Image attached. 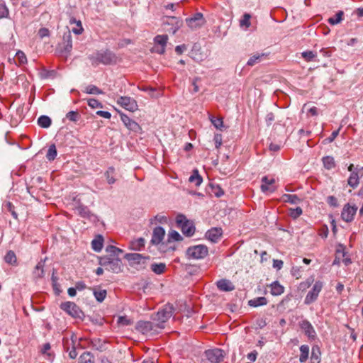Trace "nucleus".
I'll use <instances>...</instances> for the list:
<instances>
[{
  "mask_svg": "<svg viewBox=\"0 0 363 363\" xmlns=\"http://www.w3.org/2000/svg\"><path fill=\"white\" fill-rule=\"evenodd\" d=\"M88 58L93 65L102 64L104 65H115L118 62V57L110 50H100L90 55Z\"/></svg>",
  "mask_w": 363,
  "mask_h": 363,
  "instance_id": "f257e3e1",
  "label": "nucleus"
},
{
  "mask_svg": "<svg viewBox=\"0 0 363 363\" xmlns=\"http://www.w3.org/2000/svg\"><path fill=\"white\" fill-rule=\"evenodd\" d=\"M173 311V306L169 303L166 304L151 315V320L157 323L161 330L165 328V323L172 316Z\"/></svg>",
  "mask_w": 363,
  "mask_h": 363,
  "instance_id": "f03ea898",
  "label": "nucleus"
},
{
  "mask_svg": "<svg viewBox=\"0 0 363 363\" xmlns=\"http://www.w3.org/2000/svg\"><path fill=\"white\" fill-rule=\"evenodd\" d=\"M135 330L147 336H154L160 332L157 323L151 320H139L135 325Z\"/></svg>",
  "mask_w": 363,
  "mask_h": 363,
  "instance_id": "7ed1b4c3",
  "label": "nucleus"
},
{
  "mask_svg": "<svg viewBox=\"0 0 363 363\" xmlns=\"http://www.w3.org/2000/svg\"><path fill=\"white\" fill-rule=\"evenodd\" d=\"M99 264L105 267L106 270L113 273L118 274L122 271V261L118 257H101L99 259Z\"/></svg>",
  "mask_w": 363,
  "mask_h": 363,
  "instance_id": "20e7f679",
  "label": "nucleus"
},
{
  "mask_svg": "<svg viewBox=\"0 0 363 363\" xmlns=\"http://www.w3.org/2000/svg\"><path fill=\"white\" fill-rule=\"evenodd\" d=\"M176 223L185 235L190 237L194 234L195 227L194 224L189 220L184 215H177L176 217Z\"/></svg>",
  "mask_w": 363,
  "mask_h": 363,
  "instance_id": "39448f33",
  "label": "nucleus"
},
{
  "mask_svg": "<svg viewBox=\"0 0 363 363\" xmlns=\"http://www.w3.org/2000/svg\"><path fill=\"white\" fill-rule=\"evenodd\" d=\"M208 252V247L203 245L191 246L186 250V255L188 257L195 259L204 258L207 256Z\"/></svg>",
  "mask_w": 363,
  "mask_h": 363,
  "instance_id": "423d86ee",
  "label": "nucleus"
},
{
  "mask_svg": "<svg viewBox=\"0 0 363 363\" xmlns=\"http://www.w3.org/2000/svg\"><path fill=\"white\" fill-rule=\"evenodd\" d=\"M347 169L350 172V175L347 179V184L352 188L355 189L359 184V178L362 176L361 171L363 170V167L359 168L358 167H354L353 164H350Z\"/></svg>",
  "mask_w": 363,
  "mask_h": 363,
  "instance_id": "0eeeda50",
  "label": "nucleus"
},
{
  "mask_svg": "<svg viewBox=\"0 0 363 363\" xmlns=\"http://www.w3.org/2000/svg\"><path fill=\"white\" fill-rule=\"evenodd\" d=\"M323 286V284L320 281H317L313 284L312 289L308 292L304 299V303L306 305H310L315 302L321 291Z\"/></svg>",
  "mask_w": 363,
  "mask_h": 363,
  "instance_id": "6e6552de",
  "label": "nucleus"
},
{
  "mask_svg": "<svg viewBox=\"0 0 363 363\" xmlns=\"http://www.w3.org/2000/svg\"><path fill=\"white\" fill-rule=\"evenodd\" d=\"M167 21H164V29L172 34H175L182 27V20L175 16H167Z\"/></svg>",
  "mask_w": 363,
  "mask_h": 363,
  "instance_id": "1a4fd4ad",
  "label": "nucleus"
},
{
  "mask_svg": "<svg viewBox=\"0 0 363 363\" xmlns=\"http://www.w3.org/2000/svg\"><path fill=\"white\" fill-rule=\"evenodd\" d=\"M125 258L130 262L131 265H139L140 268H145L149 257H144L139 253H127Z\"/></svg>",
  "mask_w": 363,
  "mask_h": 363,
  "instance_id": "9d476101",
  "label": "nucleus"
},
{
  "mask_svg": "<svg viewBox=\"0 0 363 363\" xmlns=\"http://www.w3.org/2000/svg\"><path fill=\"white\" fill-rule=\"evenodd\" d=\"M205 357L211 363H220L224 357V352L219 348L210 349L205 351Z\"/></svg>",
  "mask_w": 363,
  "mask_h": 363,
  "instance_id": "9b49d317",
  "label": "nucleus"
},
{
  "mask_svg": "<svg viewBox=\"0 0 363 363\" xmlns=\"http://www.w3.org/2000/svg\"><path fill=\"white\" fill-rule=\"evenodd\" d=\"M117 104L130 112L135 111L138 108L137 101L129 96L119 97L117 100Z\"/></svg>",
  "mask_w": 363,
  "mask_h": 363,
  "instance_id": "f8f14e48",
  "label": "nucleus"
},
{
  "mask_svg": "<svg viewBox=\"0 0 363 363\" xmlns=\"http://www.w3.org/2000/svg\"><path fill=\"white\" fill-rule=\"evenodd\" d=\"M298 326L309 340H314L316 338V332L312 324L308 320L303 319L299 321Z\"/></svg>",
  "mask_w": 363,
  "mask_h": 363,
  "instance_id": "ddd939ff",
  "label": "nucleus"
},
{
  "mask_svg": "<svg viewBox=\"0 0 363 363\" xmlns=\"http://www.w3.org/2000/svg\"><path fill=\"white\" fill-rule=\"evenodd\" d=\"M205 22L206 21L201 13H196L194 15L193 17L186 19L187 26L192 30H196L201 28L205 23Z\"/></svg>",
  "mask_w": 363,
  "mask_h": 363,
  "instance_id": "4468645a",
  "label": "nucleus"
},
{
  "mask_svg": "<svg viewBox=\"0 0 363 363\" xmlns=\"http://www.w3.org/2000/svg\"><path fill=\"white\" fill-rule=\"evenodd\" d=\"M61 308L72 317L79 318L82 314L80 308L73 302L67 301L61 304Z\"/></svg>",
  "mask_w": 363,
  "mask_h": 363,
  "instance_id": "2eb2a0df",
  "label": "nucleus"
},
{
  "mask_svg": "<svg viewBox=\"0 0 363 363\" xmlns=\"http://www.w3.org/2000/svg\"><path fill=\"white\" fill-rule=\"evenodd\" d=\"M357 211V207L356 206H350L349 203L345 204L341 213L342 220L347 223L352 222Z\"/></svg>",
  "mask_w": 363,
  "mask_h": 363,
  "instance_id": "dca6fc26",
  "label": "nucleus"
},
{
  "mask_svg": "<svg viewBox=\"0 0 363 363\" xmlns=\"http://www.w3.org/2000/svg\"><path fill=\"white\" fill-rule=\"evenodd\" d=\"M76 211L82 218L88 219L92 223H96L98 220L96 216L92 213L89 208L83 204H79L76 207Z\"/></svg>",
  "mask_w": 363,
  "mask_h": 363,
  "instance_id": "f3484780",
  "label": "nucleus"
},
{
  "mask_svg": "<svg viewBox=\"0 0 363 363\" xmlns=\"http://www.w3.org/2000/svg\"><path fill=\"white\" fill-rule=\"evenodd\" d=\"M168 36L167 35H158L155 39L156 44L154 49L159 54H163L165 51V46L167 43Z\"/></svg>",
  "mask_w": 363,
  "mask_h": 363,
  "instance_id": "a211bd4d",
  "label": "nucleus"
},
{
  "mask_svg": "<svg viewBox=\"0 0 363 363\" xmlns=\"http://www.w3.org/2000/svg\"><path fill=\"white\" fill-rule=\"evenodd\" d=\"M120 117L124 125L130 130L134 132H139L140 130V126L135 121L130 118L126 114L120 113Z\"/></svg>",
  "mask_w": 363,
  "mask_h": 363,
  "instance_id": "6ab92c4d",
  "label": "nucleus"
},
{
  "mask_svg": "<svg viewBox=\"0 0 363 363\" xmlns=\"http://www.w3.org/2000/svg\"><path fill=\"white\" fill-rule=\"evenodd\" d=\"M165 235V230L162 227L158 226L153 229L150 242L152 245H157L163 240Z\"/></svg>",
  "mask_w": 363,
  "mask_h": 363,
  "instance_id": "aec40b11",
  "label": "nucleus"
},
{
  "mask_svg": "<svg viewBox=\"0 0 363 363\" xmlns=\"http://www.w3.org/2000/svg\"><path fill=\"white\" fill-rule=\"evenodd\" d=\"M223 231L220 228H212L206 233V238L212 242H217L222 235Z\"/></svg>",
  "mask_w": 363,
  "mask_h": 363,
  "instance_id": "412c9836",
  "label": "nucleus"
},
{
  "mask_svg": "<svg viewBox=\"0 0 363 363\" xmlns=\"http://www.w3.org/2000/svg\"><path fill=\"white\" fill-rule=\"evenodd\" d=\"M63 346L65 350L69 353V357L71 359H75L77 356L76 347L72 340L63 339Z\"/></svg>",
  "mask_w": 363,
  "mask_h": 363,
  "instance_id": "4be33fe9",
  "label": "nucleus"
},
{
  "mask_svg": "<svg viewBox=\"0 0 363 363\" xmlns=\"http://www.w3.org/2000/svg\"><path fill=\"white\" fill-rule=\"evenodd\" d=\"M63 40L64 46L61 50V52L65 55H68L70 53L72 49V40L70 31H68L67 33L64 34Z\"/></svg>",
  "mask_w": 363,
  "mask_h": 363,
  "instance_id": "5701e85b",
  "label": "nucleus"
},
{
  "mask_svg": "<svg viewBox=\"0 0 363 363\" xmlns=\"http://www.w3.org/2000/svg\"><path fill=\"white\" fill-rule=\"evenodd\" d=\"M274 182L275 180L274 179H269L267 176L263 177L262 178V184L260 186L262 192H274L275 191V188L272 185L274 183Z\"/></svg>",
  "mask_w": 363,
  "mask_h": 363,
  "instance_id": "b1692460",
  "label": "nucleus"
},
{
  "mask_svg": "<svg viewBox=\"0 0 363 363\" xmlns=\"http://www.w3.org/2000/svg\"><path fill=\"white\" fill-rule=\"evenodd\" d=\"M217 287L222 291H231L235 289L234 285L228 279H220L217 281Z\"/></svg>",
  "mask_w": 363,
  "mask_h": 363,
  "instance_id": "393cba45",
  "label": "nucleus"
},
{
  "mask_svg": "<svg viewBox=\"0 0 363 363\" xmlns=\"http://www.w3.org/2000/svg\"><path fill=\"white\" fill-rule=\"evenodd\" d=\"M104 238L101 235H97L92 241H91V247L92 249L96 252H99L103 248Z\"/></svg>",
  "mask_w": 363,
  "mask_h": 363,
  "instance_id": "a878e982",
  "label": "nucleus"
},
{
  "mask_svg": "<svg viewBox=\"0 0 363 363\" xmlns=\"http://www.w3.org/2000/svg\"><path fill=\"white\" fill-rule=\"evenodd\" d=\"M265 53H256L248 60L247 65L248 66H254L255 65L260 62L264 58L267 57Z\"/></svg>",
  "mask_w": 363,
  "mask_h": 363,
  "instance_id": "bb28decb",
  "label": "nucleus"
},
{
  "mask_svg": "<svg viewBox=\"0 0 363 363\" xmlns=\"http://www.w3.org/2000/svg\"><path fill=\"white\" fill-rule=\"evenodd\" d=\"M271 287V294L273 296H279L282 294L284 291V288L281 286L279 281H275L270 285Z\"/></svg>",
  "mask_w": 363,
  "mask_h": 363,
  "instance_id": "cd10ccee",
  "label": "nucleus"
},
{
  "mask_svg": "<svg viewBox=\"0 0 363 363\" xmlns=\"http://www.w3.org/2000/svg\"><path fill=\"white\" fill-rule=\"evenodd\" d=\"M268 303L265 297H257L248 301V305L252 307H258L267 305Z\"/></svg>",
  "mask_w": 363,
  "mask_h": 363,
  "instance_id": "c85d7f7f",
  "label": "nucleus"
},
{
  "mask_svg": "<svg viewBox=\"0 0 363 363\" xmlns=\"http://www.w3.org/2000/svg\"><path fill=\"white\" fill-rule=\"evenodd\" d=\"M51 124L52 120L48 116H40L38 119V125L43 128H48Z\"/></svg>",
  "mask_w": 363,
  "mask_h": 363,
  "instance_id": "c756f323",
  "label": "nucleus"
},
{
  "mask_svg": "<svg viewBox=\"0 0 363 363\" xmlns=\"http://www.w3.org/2000/svg\"><path fill=\"white\" fill-rule=\"evenodd\" d=\"M57 155V150L56 148V145H55V144L52 143L48 147V150L46 153V159L49 162H52V161L55 160Z\"/></svg>",
  "mask_w": 363,
  "mask_h": 363,
  "instance_id": "7c9ffc66",
  "label": "nucleus"
},
{
  "mask_svg": "<svg viewBox=\"0 0 363 363\" xmlns=\"http://www.w3.org/2000/svg\"><path fill=\"white\" fill-rule=\"evenodd\" d=\"M281 199L284 202H288L291 204L299 203L301 201V199L295 194H284Z\"/></svg>",
  "mask_w": 363,
  "mask_h": 363,
  "instance_id": "2f4dec72",
  "label": "nucleus"
},
{
  "mask_svg": "<svg viewBox=\"0 0 363 363\" xmlns=\"http://www.w3.org/2000/svg\"><path fill=\"white\" fill-rule=\"evenodd\" d=\"M104 176L107 180L108 184H113L116 182L115 169L113 167H110L104 173Z\"/></svg>",
  "mask_w": 363,
  "mask_h": 363,
  "instance_id": "473e14b6",
  "label": "nucleus"
},
{
  "mask_svg": "<svg viewBox=\"0 0 363 363\" xmlns=\"http://www.w3.org/2000/svg\"><path fill=\"white\" fill-rule=\"evenodd\" d=\"M300 357L299 361L301 363H304L308 358L309 347L306 345H303L300 347Z\"/></svg>",
  "mask_w": 363,
  "mask_h": 363,
  "instance_id": "72a5a7b5",
  "label": "nucleus"
},
{
  "mask_svg": "<svg viewBox=\"0 0 363 363\" xmlns=\"http://www.w3.org/2000/svg\"><path fill=\"white\" fill-rule=\"evenodd\" d=\"M189 181L191 183H194L196 186H199L202 183L203 179L199 174V171L197 169H194L192 174L190 176Z\"/></svg>",
  "mask_w": 363,
  "mask_h": 363,
  "instance_id": "f704fd0d",
  "label": "nucleus"
},
{
  "mask_svg": "<svg viewBox=\"0 0 363 363\" xmlns=\"http://www.w3.org/2000/svg\"><path fill=\"white\" fill-rule=\"evenodd\" d=\"M91 345L96 350L103 351L106 350V342L99 338L92 340Z\"/></svg>",
  "mask_w": 363,
  "mask_h": 363,
  "instance_id": "c9c22d12",
  "label": "nucleus"
},
{
  "mask_svg": "<svg viewBox=\"0 0 363 363\" xmlns=\"http://www.w3.org/2000/svg\"><path fill=\"white\" fill-rule=\"evenodd\" d=\"M106 251L110 254L108 257H118L119 255L123 252V250L113 245H108L106 248Z\"/></svg>",
  "mask_w": 363,
  "mask_h": 363,
  "instance_id": "e433bc0d",
  "label": "nucleus"
},
{
  "mask_svg": "<svg viewBox=\"0 0 363 363\" xmlns=\"http://www.w3.org/2000/svg\"><path fill=\"white\" fill-rule=\"evenodd\" d=\"M151 269L157 274H161L164 272L166 265L164 263H153L151 264Z\"/></svg>",
  "mask_w": 363,
  "mask_h": 363,
  "instance_id": "4c0bfd02",
  "label": "nucleus"
},
{
  "mask_svg": "<svg viewBox=\"0 0 363 363\" xmlns=\"http://www.w3.org/2000/svg\"><path fill=\"white\" fill-rule=\"evenodd\" d=\"M320 349L318 347H313L311 356V363H319L320 362Z\"/></svg>",
  "mask_w": 363,
  "mask_h": 363,
  "instance_id": "58836bf2",
  "label": "nucleus"
},
{
  "mask_svg": "<svg viewBox=\"0 0 363 363\" xmlns=\"http://www.w3.org/2000/svg\"><path fill=\"white\" fill-rule=\"evenodd\" d=\"M323 163L327 169H331L335 167V160L331 156H326L323 158Z\"/></svg>",
  "mask_w": 363,
  "mask_h": 363,
  "instance_id": "ea45409f",
  "label": "nucleus"
},
{
  "mask_svg": "<svg viewBox=\"0 0 363 363\" xmlns=\"http://www.w3.org/2000/svg\"><path fill=\"white\" fill-rule=\"evenodd\" d=\"M145 243V240L143 238H138L137 240L132 242L131 245L132 248L134 250H140L143 247H144Z\"/></svg>",
  "mask_w": 363,
  "mask_h": 363,
  "instance_id": "a19ab883",
  "label": "nucleus"
},
{
  "mask_svg": "<svg viewBox=\"0 0 363 363\" xmlns=\"http://www.w3.org/2000/svg\"><path fill=\"white\" fill-rule=\"evenodd\" d=\"M344 15L343 11H338L335 16L331 17L328 19V23L331 25H336L340 23L342 20V16Z\"/></svg>",
  "mask_w": 363,
  "mask_h": 363,
  "instance_id": "79ce46f5",
  "label": "nucleus"
},
{
  "mask_svg": "<svg viewBox=\"0 0 363 363\" xmlns=\"http://www.w3.org/2000/svg\"><path fill=\"white\" fill-rule=\"evenodd\" d=\"M94 295L95 298L99 302H102L106 296V291L105 289H99V290L94 289Z\"/></svg>",
  "mask_w": 363,
  "mask_h": 363,
  "instance_id": "37998d69",
  "label": "nucleus"
},
{
  "mask_svg": "<svg viewBox=\"0 0 363 363\" xmlns=\"http://www.w3.org/2000/svg\"><path fill=\"white\" fill-rule=\"evenodd\" d=\"M301 56L306 62H311L315 60L316 53L311 50H306L301 52Z\"/></svg>",
  "mask_w": 363,
  "mask_h": 363,
  "instance_id": "c03bdc74",
  "label": "nucleus"
},
{
  "mask_svg": "<svg viewBox=\"0 0 363 363\" xmlns=\"http://www.w3.org/2000/svg\"><path fill=\"white\" fill-rule=\"evenodd\" d=\"M4 260L6 263L9 264H14L16 262V257L15 253L10 250L9 251L4 257Z\"/></svg>",
  "mask_w": 363,
  "mask_h": 363,
  "instance_id": "a18cd8bd",
  "label": "nucleus"
},
{
  "mask_svg": "<svg viewBox=\"0 0 363 363\" xmlns=\"http://www.w3.org/2000/svg\"><path fill=\"white\" fill-rule=\"evenodd\" d=\"M45 261L40 260L37 265L35 266L34 274L35 276L37 277H41L43 275V267H44Z\"/></svg>",
  "mask_w": 363,
  "mask_h": 363,
  "instance_id": "49530a36",
  "label": "nucleus"
},
{
  "mask_svg": "<svg viewBox=\"0 0 363 363\" xmlns=\"http://www.w3.org/2000/svg\"><path fill=\"white\" fill-rule=\"evenodd\" d=\"M78 363H94V357L89 352H84L80 356Z\"/></svg>",
  "mask_w": 363,
  "mask_h": 363,
  "instance_id": "de8ad7c7",
  "label": "nucleus"
},
{
  "mask_svg": "<svg viewBox=\"0 0 363 363\" xmlns=\"http://www.w3.org/2000/svg\"><path fill=\"white\" fill-rule=\"evenodd\" d=\"M150 224H154L156 223H167V216H165L164 215L157 214L154 218H152L150 220Z\"/></svg>",
  "mask_w": 363,
  "mask_h": 363,
  "instance_id": "09e8293b",
  "label": "nucleus"
},
{
  "mask_svg": "<svg viewBox=\"0 0 363 363\" xmlns=\"http://www.w3.org/2000/svg\"><path fill=\"white\" fill-rule=\"evenodd\" d=\"M182 240V238L177 231L172 230L169 232V234H168V241L169 242L179 241Z\"/></svg>",
  "mask_w": 363,
  "mask_h": 363,
  "instance_id": "8fccbe9b",
  "label": "nucleus"
},
{
  "mask_svg": "<svg viewBox=\"0 0 363 363\" xmlns=\"http://www.w3.org/2000/svg\"><path fill=\"white\" fill-rule=\"evenodd\" d=\"M66 118L72 122H77L80 118V114L77 111H71L66 114Z\"/></svg>",
  "mask_w": 363,
  "mask_h": 363,
  "instance_id": "3c124183",
  "label": "nucleus"
},
{
  "mask_svg": "<svg viewBox=\"0 0 363 363\" xmlns=\"http://www.w3.org/2000/svg\"><path fill=\"white\" fill-rule=\"evenodd\" d=\"M250 14L245 13L242 16V18L240 21V26L241 27H245L246 28H248L250 26Z\"/></svg>",
  "mask_w": 363,
  "mask_h": 363,
  "instance_id": "603ef678",
  "label": "nucleus"
},
{
  "mask_svg": "<svg viewBox=\"0 0 363 363\" xmlns=\"http://www.w3.org/2000/svg\"><path fill=\"white\" fill-rule=\"evenodd\" d=\"M85 92L89 94H101L103 91L95 85H89L86 87Z\"/></svg>",
  "mask_w": 363,
  "mask_h": 363,
  "instance_id": "864d4df0",
  "label": "nucleus"
},
{
  "mask_svg": "<svg viewBox=\"0 0 363 363\" xmlns=\"http://www.w3.org/2000/svg\"><path fill=\"white\" fill-rule=\"evenodd\" d=\"M211 121L217 129H220L223 125V120L220 118L211 117Z\"/></svg>",
  "mask_w": 363,
  "mask_h": 363,
  "instance_id": "5fc2aeb1",
  "label": "nucleus"
},
{
  "mask_svg": "<svg viewBox=\"0 0 363 363\" xmlns=\"http://www.w3.org/2000/svg\"><path fill=\"white\" fill-rule=\"evenodd\" d=\"M303 213V211L301 207H296V208L290 209V216L293 218H297L300 216Z\"/></svg>",
  "mask_w": 363,
  "mask_h": 363,
  "instance_id": "6e6d98bb",
  "label": "nucleus"
},
{
  "mask_svg": "<svg viewBox=\"0 0 363 363\" xmlns=\"http://www.w3.org/2000/svg\"><path fill=\"white\" fill-rule=\"evenodd\" d=\"M88 105L93 108H101L102 107V104L101 102H99L97 99H90L88 100Z\"/></svg>",
  "mask_w": 363,
  "mask_h": 363,
  "instance_id": "4d7b16f0",
  "label": "nucleus"
},
{
  "mask_svg": "<svg viewBox=\"0 0 363 363\" xmlns=\"http://www.w3.org/2000/svg\"><path fill=\"white\" fill-rule=\"evenodd\" d=\"M327 202L332 207H337L338 206L337 199L334 196H329L327 198Z\"/></svg>",
  "mask_w": 363,
  "mask_h": 363,
  "instance_id": "13d9d810",
  "label": "nucleus"
},
{
  "mask_svg": "<svg viewBox=\"0 0 363 363\" xmlns=\"http://www.w3.org/2000/svg\"><path fill=\"white\" fill-rule=\"evenodd\" d=\"M216 148L218 149L222 145V135L220 134H216L213 138Z\"/></svg>",
  "mask_w": 363,
  "mask_h": 363,
  "instance_id": "bf43d9fd",
  "label": "nucleus"
},
{
  "mask_svg": "<svg viewBox=\"0 0 363 363\" xmlns=\"http://www.w3.org/2000/svg\"><path fill=\"white\" fill-rule=\"evenodd\" d=\"M8 9L4 4H0V18H4L8 15Z\"/></svg>",
  "mask_w": 363,
  "mask_h": 363,
  "instance_id": "052dcab7",
  "label": "nucleus"
},
{
  "mask_svg": "<svg viewBox=\"0 0 363 363\" xmlns=\"http://www.w3.org/2000/svg\"><path fill=\"white\" fill-rule=\"evenodd\" d=\"M50 34V31L48 28H42L38 31V35L40 38H43L45 37L48 36Z\"/></svg>",
  "mask_w": 363,
  "mask_h": 363,
  "instance_id": "680f3d73",
  "label": "nucleus"
},
{
  "mask_svg": "<svg viewBox=\"0 0 363 363\" xmlns=\"http://www.w3.org/2000/svg\"><path fill=\"white\" fill-rule=\"evenodd\" d=\"M256 325L259 328H263L267 325V321L265 318H259L256 320Z\"/></svg>",
  "mask_w": 363,
  "mask_h": 363,
  "instance_id": "e2e57ef3",
  "label": "nucleus"
},
{
  "mask_svg": "<svg viewBox=\"0 0 363 363\" xmlns=\"http://www.w3.org/2000/svg\"><path fill=\"white\" fill-rule=\"evenodd\" d=\"M283 261L280 260V259H274L273 260V267L279 270L282 268L283 267Z\"/></svg>",
  "mask_w": 363,
  "mask_h": 363,
  "instance_id": "0e129e2a",
  "label": "nucleus"
},
{
  "mask_svg": "<svg viewBox=\"0 0 363 363\" xmlns=\"http://www.w3.org/2000/svg\"><path fill=\"white\" fill-rule=\"evenodd\" d=\"M96 114L101 117L108 119L111 117V113L105 111H96Z\"/></svg>",
  "mask_w": 363,
  "mask_h": 363,
  "instance_id": "69168bd1",
  "label": "nucleus"
},
{
  "mask_svg": "<svg viewBox=\"0 0 363 363\" xmlns=\"http://www.w3.org/2000/svg\"><path fill=\"white\" fill-rule=\"evenodd\" d=\"M266 123L267 125H270L274 121V115L272 113H269L266 116Z\"/></svg>",
  "mask_w": 363,
  "mask_h": 363,
  "instance_id": "338daca9",
  "label": "nucleus"
},
{
  "mask_svg": "<svg viewBox=\"0 0 363 363\" xmlns=\"http://www.w3.org/2000/svg\"><path fill=\"white\" fill-rule=\"evenodd\" d=\"M186 50V46L183 44V45H177L176 48H175V52L178 54V55H181L182 54L185 50Z\"/></svg>",
  "mask_w": 363,
  "mask_h": 363,
  "instance_id": "774afa93",
  "label": "nucleus"
}]
</instances>
